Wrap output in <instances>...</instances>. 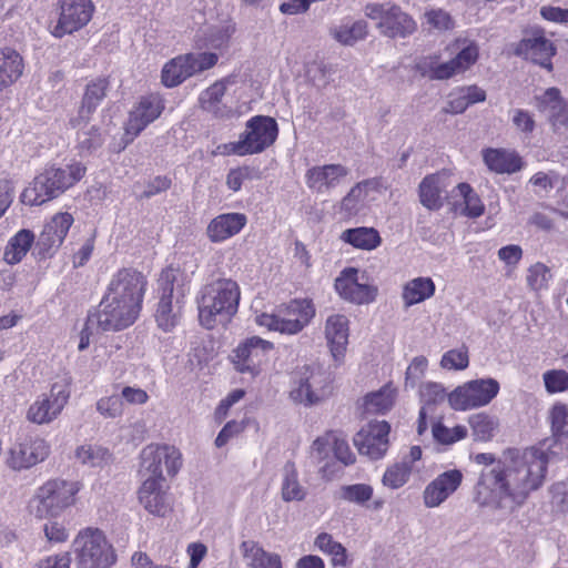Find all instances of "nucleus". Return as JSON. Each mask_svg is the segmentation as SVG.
I'll list each match as a JSON object with an SVG mask.
<instances>
[{
    "instance_id": "obj_1",
    "label": "nucleus",
    "mask_w": 568,
    "mask_h": 568,
    "mask_svg": "<svg viewBox=\"0 0 568 568\" xmlns=\"http://www.w3.org/2000/svg\"><path fill=\"white\" fill-rule=\"evenodd\" d=\"M473 460L491 466L480 473L476 484L478 506L513 513L545 484L549 455L540 447H529L508 449L497 460L490 453H479Z\"/></svg>"
},
{
    "instance_id": "obj_2",
    "label": "nucleus",
    "mask_w": 568,
    "mask_h": 568,
    "mask_svg": "<svg viewBox=\"0 0 568 568\" xmlns=\"http://www.w3.org/2000/svg\"><path fill=\"white\" fill-rule=\"evenodd\" d=\"M240 287L231 278H219L207 284L197 297L199 320L207 329L226 324L237 312Z\"/></svg>"
},
{
    "instance_id": "obj_3",
    "label": "nucleus",
    "mask_w": 568,
    "mask_h": 568,
    "mask_svg": "<svg viewBox=\"0 0 568 568\" xmlns=\"http://www.w3.org/2000/svg\"><path fill=\"white\" fill-rule=\"evenodd\" d=\"M85 172L87 168L78 161H72L64 166H48L24 189L21 201L31 206L42 205L78 183Z\"/></svg>"
},
{
    "instance_id": "obj_4",
    "label": "nucleus",
    "mask_w": 568,
    "mask_h": 568,
    "mask_svg": "<svg viewBox=\"0 0 568 568\" xmlns=\"http://www.w3.org/2000/svg\"><path fill=\"white\" fill-rule=\"evenodd\" d=\"M187 284V275L179 268L170 266L162 271L158 280L160 300L155 311V321L162 331L171 332L180 323Z\"/></svg>"
},
{
    "instance_id": "obj_5",
    "label": "nucleus",
    "mask_w": 568,
    "mask_h": 568,
    "mask_svg": "<svg viewBox=\"0 0 568 568\" xmlns=\"http://www.w3.org/2000/svg\"><path fill=\"white\" fill-rule=\"evenodd\" d=\"M80 488L79 481L60 478L48 480L37 489L30 500V511L38 518L57 517L74 504Z\"/></svg>"
},
{
    "instance_id": "obj_6",
    "label": "nucleus",
    "mask_w": 568,
    "mask_h": 568,
    "mask_svg": "<svg viewBox=\"0 0 568 568\" xmlns=\"http://www.w3.org/2000/svg\"><path fill=\"white\" fill-rule=\"evenodd\" d=\"M315 316V307L310 300H293L280 306L275 313L256 316L257 325L281 334L295 335L303 331Z\"/></svg>"
},
{
    "instance_id": "obj_7",
    "label": "nucleus",
    "mask_w": 568,
    "mask_h": 568,
    "mask_svg": "<svg viewBox=\"0 0 568 568\" xmlns=\"http://www.w3.org/2000/svg\"><path fill=\"white\" fill-rule=\"evenodd\" d=\"M72 547L78 568H110L115 564L114 550L100 529L81 530Z\"/></svg>"
},
{
    "instance_id": "obj_8",
    "label": "nucleus",
    "mask_w": 568,
    "mask_h": 568,
    "mask_svg": "<svg viewBox=\"0 0 568 568\" xmlns=\"http://www.w3.org/2000/svg\"><path fill=\"white\" fill-rule=\"evenodd\" d=\"M364 14L376 21L379 33L388 38H406L417 29L415 20L393 2H368Z\"/></svg>"
},
{
    "instance_id": "obj_9",
    "label": "nucleus",
    "mask_w": 568,
    "mask_h": 568,
    "mask_svg": "<svg viewBox=\"0 0 568 568\" xmlns=\"http://www.w3.org/2000/svg\"><path fill=\"white\" fill-rule=\"evenodd\" d=\"M141 308L104 294L98 310L88 315V325L97 326L103 332L121 331L131 326L138 320Z\"/></svg>"
},
{
    "instance_id": "obj_10",
    "label": "nucleus",
    "mask_w": 568,
    "mask_h": 568,
    "mask_svg": "<svg viewBox=\"0 0 568 568\" xmlns=\"http://www.w3.org/2000/svg\"><path fill=\"white\" fill-rule=\"evenodd\" d=\"M70 385L67 377L54 382L49 393L39 395L29 406L26 418L37 425H47L55 420L70 399Z\"/></svg>"
},
{
    "instance_id": "obj_11",
    "label": "nucleus",
    "mask_w": 568,
    "mask_h": 568,
    "mask_svg": "<svg viewBox=\"0 0 568 568\" xmlns=\"http://www.w3.org/2000/svg\"><path fill=\"white\" fill-rule=\"evenodd\" d=\"M331 394L329 376L320 368L304 366L296 373L290 398L306 407L317 405Z\"/></svg>"
},
{
    "instance_id": "obj_12",
    "label": "nucleus",
    "mask_w": 568,
    "mask_h": 568,
    "mask_svg": "<svg viewBox=\"0 0 568 568\" xmlns=\"http://www.w3.org/2000/svg\"><path fill=\"white\" fill-rule=\"evenodd\" d=\"M334 287L343 301L354 305L372 304L378 296V287L368 274L355 267L342 270L335 278Z\"/></svg>"
},
{
    "instance_id": "obj_13",
    "label": "nucleus",
    "mask_w": 568,
    "mask_h": 568,
    "mask_svg": "<svg viewBox=\"0 0 568 568\" xmlns=\"http://www.w3.org/2000/svg\"><path fill=\"white\" fill-rule=\"evenodd\" d=\"M499 383L494 378H479L464 383L448 395L455 410H469L488 405L499 393Z\"/></svg>"
},
{
    "instance_id": "obj_14",
    "label": "nucleus",
    "mask_w": 568,
    "mask_h": 568,
    "mask_svg": "<svg viewBox=\"0 0 568 568\" xmlns=\"http://www.w3.org/2000/svg\"><path fill=\"white\" fill-rule=\"evenodd\" d=\"M141 467L149 474L148 478L164 480L163 468L168 475L174 476L182 466V454L172 445L150 444L140 454Z\"/></svg>"
},
{
    "instance_id": "obj_15",
    "label": "nucleus",
    "mask_w": 568,
    "mask_h": 568,
    "mask_svg": "<svg viewBox=\"0 0 568 568\" xmlns=\"http://www.w3.org/2000/svg\"><path fill=\"white\" fill-rule=\"evenodd\" d=\"M455 57L449 61L430 68L429 77L436 80H446L469 70L479 58V45L475 40L457 38L449 45Z\"/></svg>"
},
{
    "instance_id": "obj_16",
    "label": "nucleus",
    "mask_w": 568,
    "mask_h": 568,
    "mask_svg": "<svg viewBox=\"0 0 568 568\" xmlns=\"http://www.w3.org/2000/svg\"><path fill=\"white\" fill-rule=\"evenodd\" d=\"M273 349L272 342L252 336L240 343L233 351L232 362L240 373L256 376L268 362Z\"/></svg>"
},
{
    "instance_id": "obj_17",
    "label": "nucleus",
    "mask_w": 568,
    "mask_h": 568,
    "mask_svg": "<svg viewBox=\"0 0 568 568\" xmlns=\"http://www.w3.org/2000/svg\"><path fill=\"white\" fill-rule=\"evenodd\" d=\"M145 276L133 268H121L110 280L104 294L142 310L146 291Z\"/></svg>"
},
{
    "instance_id": "obj_18",
    "label": "nucleus",
    "mask_w": 568,
    "mask_h": 568,
    "mask_svg": "<svg viewBox=\"0 0 568 568\" xmlns=\"http://www.w3.org/2000/svg\"><path fill=\"white\" fill-rule=\"evenodd\" d=\"M382 193L383 184L379 179L363 180L356 183L341 200L339 214L346 219L365 215L372 203L377 201Z\"/></svg>"
},
{
    "instance_id": "obj_19",
    "label": "nucleus",
    "mask_w": 568,
    "mask_h": 568,
    "mask_svg": "<svg viewBox=\"0 0 568 568\" xmlns=\"http://www.w3.org/2000/svg\"><path fill=\"white\" fill-rule=\"evenodd\" d=\"M165 109V100L159 92L142 95L133 105L125 122V136L135 139L149 124L161 116Z\"/></svg>"
},
{
    "instance_id": "obj_20",
    "label": "nucleus",
    "mask_w": 568,
    "mask_h": 568,
    "mask_svg": "<svg viewBox=\"0 0 568 568\" xmlns=\"http://www.w3.org/2000/svg\"><path fill=\"white\" fill-rule=\"evenodd\" d=\"M232 83H234V78L226 77L202 91L199 97L201 108L217 119L241 116V106L225 99L226 89Z\"/></svg>"
},
{
    "instance_id": "obj_21",
    "label": "nucleus",
    "mask_w": 568,
    "mask_h": 568,
    "mask_svg": "<svg viewBox=\"0 0 568 568\" xmlns=\"http://www.w3.org/2000/svg\"><path fill=\"white\" fill-rule=\"evenodd\" d=\"M390 425L386 420H373L354 437V445L359 454L371 459H381L385 456L389 446Z\"/></svg>"
},
{
    "instance_id": "obj_22",
    "label": "nucleus",
    "mask_w": 568,
    "mask_h": 568,
    "mask_svg": "<svg viewBox=\"0 0 568 568\" xmlns=\"http://www.w3.org/2000/svg\"><path fill=\"white\" fill-rule=\"evenodd\" d=\"M94 11L91 0H62L60 17L52 30L55 38L71 34L89 23Z\"/></svg>"
},
{
    "instance_id": "obj_23",
    "label": "nucleus",
    "mask_w": 568,
    "mask_h": 568,
    "mask_svg": "<svg viewBox=\"0 0 568 568\" xmlns=\"http://www.w3.org/2000/svg\"><path fill=\"white\" fill-rule=\"evenodd\" d=\"M278 134L274 119L256 115L246 122L245 131L240 135L247 154H257L271 146Z\"/></svg>"
},
{
    "instance_id": "obj_24",
    "label": "nucleus",
    "mask_w": 568,
    "mask_h": 568,
    "mask_svg": "<svg viewBox=\"0 0 568 568\" xmlns=\"http://www.w3.org/2000/svg\"><path fill=\"white\" fill-rule=\"evenodd\" d=\"M348 174V168L339 163L314 165L305 172V184L317 195H329Z\"/></svg>"
},
{
    "instance_id": "obj_25",
    "label": "nucleus",
    "mask_w": 568,
    "mask_h": 568,
    "mask_svg": "<svg viewBox=\"0 0 568 568\" xmlns=\"http://www.w3.org/2000/svg\"><path fill=\"white\" fill-rule=\"evenodd\" d=\"M49 453L50 446L43 438H27L9 448L7 464L14 470L27 469L43 462Z\"/></svg>"
},
{
    "instance_id": "obj_26",
    "label": "nucleus",
    "mask_w": 568,
    "mask_h": 568,
    "mask_svg": "<svg viewBox=\"0 0 568 568\" xmlns=\"http://www.w3.org/2000/svg\"><path fill=\"white\" fill-rule=\"evenodd\" d=\"M164 480L145 478L139 489V501L151 515L164 517L172 511V498L164 489Z\"/></svg>"
},
{
    "instance_id": "obj_27",
    "label": "nucleus",
    "mask_w": 568,
    "mask_h": 568,
    "mask_svg": "<svg viewBox=\"0 0 568 568\" xmlns=\"http://www.w3.org/2000/svg\"><path fill=\"white\" fill-rule=\"evenodd\" d=\"M463 474L458 469H450L433 479L423 491L424 505L435 508L446 501L460 486Z\"/></svg>"
},
{
    "instance_id": "obj_28",
    "label": "nucleus",
    "mask_w": 568,
    "mask_h": 568,
    "mask_svg": "<svg viewBox=\"0 0 568 568\" xmlns=\"http://www.w3.org/2000/svg\"><path fill=\"white\" fill-rule=\"evenodd\" d=\"M73 216L63 212L55 214L45 223L37 242L39 253L43 256H50L63 243L71 225Z\"/></svg>"
},
{
    "instance_id": "obj_29",
    "label": "nucleus",
    "mask_w": 568,
    "mask_h": 568,
    "mask_svg": "<svg viewBox=\"0 0 568 568\" xmlns=\"http://www.w3.org/2000/svg\"><path fill=\"white\" fill-rule=\"evenodd\" d=\"M537 108L547 113L549 123L555 132L568 128V101L561 97L559 89L549 88L536 97Z\"/></svg>"
},
{
    "instance_id": "obj_30",
    "label": "nucleus",
    "mask_w": 568,
    "mask_h": 568,
    "mask_svg": "<svg viewBox=\"0 0 568 568\" xmlns=\"http://www.w3.org/2000/svg\"><path fill=\"white\" fill-rule=\"evenodd\" d=\"M108 89L109 81L106 78H97L87 84L78 114L70 119L72 128L81 125L83 121H90L92 114L105 98Z\"/></svg>"
},
{
    "instance_id": "obj_31",
    "label": "nucleus",
    "mask_w": 568,
    "mask_h": 568,
    "mask_svg": "<svg viewBox=\"0 0 568 568\" xmlns=\"http://www.w3.org/2000/svg\"><path fill=\"white\" fill-rule=\"evenodd\" d=\"M247 223L243 213L232 212L215 216L206 227V235L213 243H222L239 234Z\"/></svg>"
},
{
    "instance_id": "obj_32",
    "label": "nucleus",
    "mask_w": 568,
    "mask_h": 568,
    "mask_svg": "<svg viewBox=\"0 0 568 568\" xmlns=\"http://www.w3.org/2000/svg\"><path fill=\"white\" fill-rule=\"evenodd\" d=\"M349 336V321L344 314H332L325 322V337L336 361L344 357Z\"/></svg>"
},
{
    "instance_id": "obj_33",
    "label": "nucleus",
    "mask_w": 568,
    "mask_h": 568,
    "mask_svg": "<svg viewBox=\"0 0 568 568\" xmlns=\"http://www.w3.org/2000/svg\"><path fill=\"white\" fill-rule=\"evenodd\" d=\"M448 176L445 173L429 174L419 184L420 203L428 210H439L448 194Z\"/></svg>"
},
{
    "instance_id": "obj_34",
    "label": "nucleus",
    "mask_w": 568,
    "mask_h": 568,
    "mask_svg": "<svg viewBox=\"0 0 568 568\" xmlns=\"http://www.w3.org/2000/svg\"><path fill=\"white\" fill-rule=\"evenodd\" d=\"M481 153L488 170L497 174H513L524 166L523 159L516 151L488 148Z\"/></svg>"
},
{
    "instance_id": "obj_35",
    "label": "nucleus",
    "mask_w": 568,
    "mask_h": 568,
    "mask_svg": "<svg viewBox=\"0 0 568 568\" xmlns=\"http://www.w3.org/2000/svg\"><path fill=\"white\" fill-rule=\"evenodd\" d=\"M519 51L527 59L545 68H551V58L556 52L552 42L541 31H536L530 38L524 39L519 44Z\"/></svg>"
},
{
    "instance_id": "obj_36",
    "label": "nucleus",
    "mask_w": 568,
    "mask_h": 568,
    "mask_svg": "<svg viewBox=\"0 0 568 568\" xmlns=\"http://www.w3.org/2000/svg\"><path fill=\"white\" fill-rule=\"evenodd\" d=\"M23 70V58L16 49L0 48V91L18 81Z\"/></svg>"
},
{
    "instance_id": "obj_37",
    "label": "nucleus",
    "mask_w": 568,
    "mask_h": 568,
    "mask_svg": "<svg viewBox=\"0 0 568 568\" xmlns=\"http://www.w3.org/2000/svg\"><path fill=\"white\" fill-rule=\"evenodd\" d=\"M436 286L427 276H418L406 282L402 291V300L405 307L419 304L434 296Z\"/></svg>"
},
{
    "instance_id": "obj_38",
    "label": "nucleus",
    "mask_w": 568,
    "mask_h": 568,
    "mask_svg": "<svg viewBox=\"0 0 568 568\" xmlns=\"http://www.w3.org/2000/svg\"><path fill=\"white\" fill-rule=\"evenodd\" d=\"M307 488L301 484L298 470L293 462H287L282 469L281 497L284 501H303Z\"/></svg>"
},
{
    "instance_id": "obj_39",
    "label": "nucleus",
    "mask_w": 568,
    "mask_h": 568,
    "mask_svg": "<svg viewBox=\"0 0 568 568\" xmlns=\"http://www.w3.org/2000/svg\"><path fill=\"white\" fill-rule=\"evenodd\" d=\"M341 240L355 248L372 251L382 243V237L374 227H355L342 232Z\"/></svg>"
},
{
    "instance_id": "obj_40",
    "label": "nucleus",
    "mask_w": 568,
    "mask_h": 568,
    "mask_svg": "<svg viewBox=\"0 0 568 568\" xmlns=\"http://www.w3.org/2000/svg\"><path fill=\"white\" fill-rule=\"evenodd\" d=\"M368 26L365 20L346 21L331 29L332 37L343 45H353L366 38Z\"/></svg>"
},
{
    "instance_id": "obj_41",
    "label": "nucleus",
    "mask_w": 568,
    "mask_h": 568,
    "mask_svg": "<svg viewBox=\"0 0 568 568\" xmlns=\"http://www.w3.org/2000/svg\"><path fill=\"white\" fill-rule=\"evenodd\" d=\"M75 458L84 466L102 468L112 462V454L106 447L85 443L77 448Z\"/></svg>"
},
{
    "instance_id": "obj_42",
    "label": "nucleus",
    "mask_w": 568,
    "mask_h": 568,
    "mask_svg": "<svg viewBox=\"0 0 568 568\" xmlns=\"http://www.w3.org/2000/svg\"><path fill=\"white\" fill-rule=\"evenodd\" d=\"M241 549L253 568H282L278 555L266 552L253 541H243Z\"/></svg>"
},
{
    "instance_id": "obj_43",
    "label": "nucleus",
    "mask_w": 568,
    "mask_h": 568,
    "mask_svg": "<svg viewBox=\"0 0 568 568\" xmlns=\"http://www.w3.org/2000/svg\"><path fill=\"white\" fill-rule=\"evenodd\" d=\"M395 398L396 388L387 384L377 392L367 394L363 406L368 414H385L393 407Z\"/></svg>"
},
{
    "instance_id": "obj_44",
    "label": "nucleus",
    "mask_w": 568,
    "mask_h": 568,
    "mask_svg": "<svg viewBox=\"0 0 568 568\" xmlns=\"http://www.w3.org/2000/svg\"><path fill=\"white\" fill-rule=\"evenodd\" d=\"M90 121H83L81 125L75 126L77 149L81 155H89L102 146L104 138L97 125H90Z\"/></svg>"
},
{
    "instance_id": "obj_45",
    "label": "nucleus",
    "mask_w": 568,
    "mask_h": 568,
    "mask_svg": "<svg viewBox=\"0 0 568 568\" xmlns=\"http://www.w3.org/2000/svg\"><path fill=\"white\" fill-rule=\"evenodd\" d=\"M453 197H459L463 202L460 213L468 217H479L484 213V204L476 192L467 183H459L452 191Z\"/></svg>"
},
{
    "instance_id": "obj_46",
    "label": "nucleus",
    "mask_w": 568,
    "mask_h": 568,
    "mask_svg": "<svg viewBox=\"0 0 568 568\" xmlns=\"http://www.w3.org/2000/svg\"><path fill=\"white\" fill-rule=\"evenodd\" d=\"M187 62L184 54L169 60L161 71V83L166 88H175L190 78Z\"/></svg>"
},
{
    "instance_id": "obj_47",
    "label": "nucleus",
    "mask_w": 568,
    "mask_h": 568,
    "mask_svg": "<svg viewBox=\"0 0 568 568\" xmlns=\"http://www.w3.org/2000/svg\"><path fill=\"white\" fill-rule=\"evenodd\" d=\"M34 235L29 230H21L12 236L4 250V261L9 264L19 263L30 250Z\"/></svg>"
},
{
    "instance_id": "obj_48",
    "label": "nucleus",
    "mask_w": 568,
    "mask_h": 568,
    "mask_svg": "<svg viewBox=\"0 0 568 568\" xmlns=\"http://www.w3.org/2000/svg\"><path fill=\"white\" fill-rule=\"evenodd\" d=\"M314 545L321 550L323 554L331 557V561L333 566H347V552L345 547L334 540L332 535L327 532H321L315 538Z\"/></svg>"
},
{
    "instance_id": "obj_49",
    "label": "nucleus",
    "mask_w": 568,
    "mask_h": 568,
    "mask_svg": "<svg viewBox=\"0 0 568 568\" xmlns=\"http://www.w3.org/2000/svg\"><path fill=\"white\" fill-rule=\"evenodd\" d=\"M448 395L439 383H423L419 386L420 408L434 414L438 405H442L446 399L448 400Z\"/></svg>"
},
{
    "instance_id": "obj_50",
    "label": "nucleus",
    "mask_w": 568,
    "mask_h": 568,
    "mask_svg": "<svg viewBox=\"0 0 568 568\" xmlns=\"http://www.w3.org/2000/svg\"><path fill=\"white\" fill-rule=\"evenodd\" d=\"M413 466L409 462L403 459L386 468L383 475V485L390 489H398L403 487L409 479Z\"/></svg>"
},
{
    "instance_id": "obj_51",
    "label": "nucleus",
    "mask_w": 568,
    "mask_h": 568,
    "mask_svg": "<svg viewBox=\"0 0 568 568\" xmlns=\"http://www.w3.org/2000/svg\"><path fill=\"white\" fill-rule=\"evenodd\" d=\"M469 425L476 440L488 442L493 438L498 423L494 417L479 413L469 418Z\"/></svg>"
},
{
    "instance_id": "obj_52",
    "label": "nucleus",
    "mask_w": 568,
    "mask_h": 568,
    "mask_svg": "<svg viewBox=\"0 0 568 568\" xmlns=\"http://www.w3.org/2000/svg\"><path fill=\"white\" fill-rule=\"evenodd\" d=\"M335 434L336 432L328 430L313 440L310 446V458L314 463L321 464L329 459L333 453Z\"/></svg>"
},
{
    "instance_id": "obj_53",
    "label": "nucleus",
    "mask_w": 568,
    "mask_h": 568,
    "mask_svg": "<svg viewBox=\"0 0 568 568\" xmlns=\"http://www.w3.org/2000/svg\"><path fill=\"white\" fill-rule=\"evenodd\" d=\"M551 278L550 268L544 263H535L527 270L526 282L534 292L548 290Z\"/></svg>"
},
{
    "instance_id": "obj_54",
    "label": "nucleus",
    "mask_w": 568,
    "mask_h": 568,
    "mask_svg": "<svg viewBox=\"0 0 568 568\" xmlns=\"http://www.w3.org/2000/svg\"><path fill=\"white\" fill-rule=\"evenodd\" d=\"M432 434L436 443L442 445H452L467 436V428L463 425L448 428L442 422H436L432 426Z\"/></svg>"
},
{
    "instance_id": "obj_55",
    "label": "nucleus",
    "mask_w": 568,
    "mask_h": 568,
    "mask_svg": "<svg viewBox=\"0 0 568 568\" xmlns=\"http://www.w3.org/2000/svg\"><path fill=\"white\" fill-rule=\"evenodd\" d=\"M373 487L367 484L344 485L339 488L338 496L341 499L363 505L373 497Z\"/></svg>"
},
{
    "instance_id": "obj_56",
    "label": "nucleus",
    "mask_w": 568,
    "mask_h": 568,
    "mask_svg": "<svg viewBox=\"0 0 568 568\" xmlns=\"http://www.w3.org/2000/svg\"><path fill=\"white\" fill-rule=\"evenodd\" d=\"M184 59L192 77L213 68L217 63L219 57L213 52H195L184 54Z\"/></svg>"
},
{
    "instance_id": "obj_57",
    "label": "nucleus",
    "mask_w": 568,
    "mask_h": 568,
    "mask_svg": "<svg viewBox=\"0 0 568 568\" xmlns=\"http://www.w3.org/2000/svg\"><path fill=\"white\" fill-rule=\"evenodd\" d=\"M548 419L551 425L552 437L560 440L565 435V427L568 424V407L562 403L555 404L550 410Z\"/></svg>"
},
{
    "instance_id": "obj_58",
    "label": "nucleus",
    "mask_w": 568,
    "mask_h": 568,
    "mask_svg": "<svg viewBox=\"0 0 568 568\" xmlns=\"http://www.w3.org/2000/svg\"><path fill=\"white\" fill-rule=\"evenodd\" d=\"M545 388L549 394L562 393L568 389V373L564 369H550L542 374Z\"/></svg>"
},
{
    "instance_id": "obj_59",
    "label": "nucleus",
    "mask_w": 568,
    "mask_h": 568,
    "mask_svg": "<svg viewBox=\"0 0 568 568\" xmlns=\"http://www.w3.org/2000/svg\"><path fill=\"white\" fill-rule=\"evenodd\" d=\"M469 357L466 348H455L446 352L440 359V366L444 369L462 371L468 367Z\"/></svg>"
},
{
    "instance_id": "obj_60",
    "label": "nucleus",
    "mask_w": 568,
    "mask_h": 568,
    "mask_svg": "<svg viewBox=\"0 0 568 568\" xmlns=\"http://www.w3.org/2000/svg\"><path fill=\"white\" fill-rule=\"evenodd\" d=\"M550 505L551 509L556 514H568V486L558 481L550 486Z\"/></svg>"
},
{
    "instance_id": "obj_61",
    "label": "nucleus",
    "mask_w": 568,
    "mask_h": 568,
    "mask_svg": "<svg viewBox=\"0 0 568 568\" xmlns=\"http://www.w3.org/2000/svg\"><path fill=\"white\" fill-rule=\"evenodd\" d=\"M428 367V361L425 356H416L409 363L405 373V387L414 388L425 376Z\"/></svg>"
},
{
    "instance_id": "obj_62",
    "label": "nucleus",
    "mask_w": 568,
    "mask_h": 568,
    "mask_svg": "<svg viewBox=\"0 0 568 568\" xmlns=\"http://www.w3.org/2000/svg\"><path fill=\"white\" fill-rule=\"evenodd\" d=\"M97 410L105 418H116L122 416L124 406L120 396L111 395L97 402Z\"/></svg>"
},
{
    "instance_id": "obj_63",
    "label": "nucleus",
    "mask_w": 568,
    "mask_h": 568,
    "mask_svg": "<svg viewBox=\"0 0 568 568\" xmlns=\"http://www.w3.org/2000/svg\"><path fill=\"white\" fill-rule=\"evenodd\" d=\"M511 122L515 128L525 134H531L536 128L534 115L524 109H514L510 111Z\"/></svg>"
},
{
    "instance_id": "obj_64",
    "label": "nucleus",
    "mask_w": 568,
    "mask_h": 568,
    "mask_svg": "<svg viewBox=\"0 0 568 568\" xmlns=\"http://www.w3.org/2000/svg\"><path fill=\"white\" fill-rule=\"evenodd\" d=\"M333 454L335 458L345 466L354 464L356 459L354 453L349 448L347 440L344 437H342L337 432L335 434Z\"/></svg>"
}]
</instances>
